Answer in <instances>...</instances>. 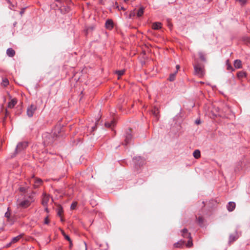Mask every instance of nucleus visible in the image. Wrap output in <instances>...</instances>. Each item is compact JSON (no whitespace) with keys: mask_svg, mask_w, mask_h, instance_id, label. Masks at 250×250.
I'll list each match as a JSON object with an SVG mask.
<instances>
[{"mask_svg":"<svg viewBox=\"0 0 250 250\" xmlns=\"http://www.w3.org/2000/svg\"><path fill=\"white\" fill-rule=\"evenodd\" d=\"M238 237L237 234H231L229 237V244L231 245L233 242L238 239Z\"/></svg>","mask_w":250,"mask_h":250,"instance_id":"nucleus-12","label":"nucleus"},{"mask_svg":"<svg viewBox=\"0 0 250 250\" xmlns=\"http://www.w3.org/2000/svg\"><path fill=\"white\" fill-rule=\"evenodd\" d=\"M193 155L194 157L196 159L199 158L201 156V153H200V150L198 149L195 150L193 153Z\"/></svg>","mask_w":250,"mask_h":250,"instance_id":"nucleus-22","label":"nucleus"},{"mask_svg":"<svg viewBox=\"0 0 250 250\" xmlns=\"http://www.w3.org/2000/svg\"><path fill=\"white\" fill-rule=\"evenodd\" d=\"M135 15V12L134 11H132L130 12L128 16H127V18L128 19H131L132 18L134 17Z\"/></svg>","mask_w":250,"mask_h":250,"instance_id":"nucleus-31","label":"nucleus"},{"mask_svg":"<svg viewBox=\"0 0 250 250\" xmlns=\"http://www.w3.org/2000/svg\"><path fill=\"white\" fill-rule=\"evenodd\" d=\"M7 55L10 57H13L15 54V51L11 48H8L6 51Z\"/></svg>","mask_w":250,"mask_h":250,"instance_id":"nucleus-17","label":"nucleus"},{"mask_svg":"<svg viewBox=\"0 0 250 250\" xmlns=\"http://www.w3.org/2000/svg\"><path fill=\"white\" fill-rule=\"evenodd\" d=\"M37 110V106L34 104L30 105L27 109V114L29 117L33 116L35 111Z\"/></svg>","mask_w":250,"mask_h":250,"instance_id":"nucleus-4","label":"nucleus"},{"mask_svg":"<svg viewBox=\"0 0 250 250\" xmlns=\"http://www.w3.org/2000/svg\"><path fill=\"white\" fill-rule=\"evenodd\" d=\"M177 74V72H175L174 73L171 74L169 76L168 80L172 82L175 80V76Z\"/></svg>","mask_w":250,"mask_h":250,"instance_id":"nucleus-26","label":"nucleus"},{"mask_svg":"<svg viewBox=\"0 0 250 250\" xmlns=\"http://www.w3.org/2000/svg\"><path fill=\"white\" fill-rule=\"evenodd\" d=\"M234 66L236 69L242 68V63L240 60H236L234 62Z\"/></svg>","mask_w":250,"mask_h":250,"instance_id":"nucleus-10","label":"nucleus"},{"mask_svg":"<svg viewBox=\"0 0 250 250\" xmlns=\"http://www.w3.org/2000/svg\"><path fill=\"white\" fill-rule=\"evenodd\" d=\"M132 139L131 135V130L129 129L128 131H127L126 133V135L125 136V142L123 143V145L126 146L129 143L131 140Z\"/></svg>","mask_w":250,"mask_h":250,"instance_id":"nucleus-5","label":"nucleus"},{"mask_svg":"<svg viewBox=\"0 0 250 250\" xmlns=\"http://www.w3.org/2000/svg\"><path fill=\"white\" fill-rule=\"evenodd\" d=\"M125 2H126L127 1H128V0H124Z\"/></svg>","mask_w":250,"mask_h":250,"instance_id":"nucleus-47","label":"nucleus"},{"mask_svg":"<svg viewBox=\"0 0 250 250\" xmlns=\"http://www.w3.org/2000/svg\"><path fill=\"white\" fill-rule=\"evenodd\" d=\"M185 241L180 240L174 244L173 246L176 248H181L185 245Z\"/></svg>","mask_w":250,"mask_h":250,"instance_id":"nucleus-14","label":"nucleus"},{"mask_svg":"<svg viewBox=\"0 0 250 250\" xmlns=\"http://www.w3.org/2000/svg\"><path fill=\"white\" fill-rule=\"evenodd\" d=\"M61 221H62H62H63V219H62V218H61Z\"/></svg>","mask_w":250,"mask_h":250,"instance_id":"nucleus-46","label":"nucleus"},{"mask_svg":"<svg viewBox=\"0 0 250 250\" xmlns=\"http://www.w3.org/2000/svg\"><path fill=\"white\" fill-rule=\"evenodd\" d=\"M197 221L199 225H202L204 222V219L202 216H199L197 217Z\"/></svg>","mask_w":250,"mask_h":250,"instance_id":"nucleus-25","label":"nucleus"},{"mask_svg":"<svg viewBox=\"0 0 250 250\" xmlns=\"http://www.w3.org/2000/svg\"><path fill=\"white\" fill-rule=\"evenodd\" d=\"M237 77L238 79L246 78L247 77V73L243 71H239L237 73Z\"/></svg>","mask_w":250,"mask_h":250,"instance_id":"nucleus-16","label":"nucleus"},{"mask_svg":"<svg viewBox=\"0 0 250 250\" xmlns=\"http://www.w3.org/2000/svg\"><path fill=\"white\" fill-rule=\"evenodd\" d=\"M63 212V210L62 207H59L58 209L57 214L59 216H61Z\"/></svg>","mask_w":250,"mask_h":250,"instance_id":"nucleus-32","label":"nucleus"},{"mask_svg":"<svg viewBox=\"0 0 250 250\" xmlns=\"http://www.w3.org/2000/svg\"><path fill=\"white\" fill-rule=\"evenodd\" d=\"M105 27L106 28L111 29L113 27V22L111 20H107L105 22Z\"/></svg>","mask_w":250,"mask_h":250,"instance_id":"nucleus-13","label":"nucleus"},{"mask_svg":"<svg viewBox=\"0 0 250 250\" xmlns=\"http://www.w3.org/2000/svg\"><path fill=\"white\" fill-rule=\"evenodd\" d=\"M115 125V121L113 120L110 122H106L105 123V126L107 127H112Z\"/></svg>","mask_w":250,"mask_h":250,"instance_id":"nucleus-21","label":"nucleus"},{"mask_svg":"<svg viewBox=\"0 0 250 250\" xmlns=\"http://www.w3.org/2000/svg\"><path fill=\"white\" fill-rule=\"evenodd\" d=\"M34 201L35 199L34 197L31 195H29L27 197H24L22 200H18L17 207L18 208L25 209L29 207Z\"/></svg>","mask_w":250,"mask_h":250,"instance_id":"nucleus-1","label":"nucleus"},{"mask_svg":"<svg viewBox=\"0 0 250 250\" xmlns=\"http://www.w3.org/2000/svg\"><path fill=\"white\" fill-rule=\"evenodd\" d=\"M56 1H58V2H60V0H56Z\"/></svg>","mask_w":250,"mask_h":250,"instance_id":"nucleus-48","label":"nucleus"},{"mask_svg":"<svg viewBox=\"0 0 250 250\" xmlns=\"http://www.w3.org/2000/svg\"><path fill=\"white\" fill-rule=\"evenodd\" d=\"M45 207V210L47 212H49V211H48V208H47V206H46V207Z\"/></svg>","mask_w":250,"mask_h":250,"instance_id":"nucleus-40","label":"nucleus"},{"mask_svg":"<svg viewBox=\"0 0 250 250\" xmlns=\"http://www.w3.org/2000/svg\"><path fill=\"white\" fill-rule=\"evenodd\" d=\"M49 223V220L48 219V216H47L46 217H45V218L44 219V224H48Z\"/></svg>","mask_w":250,"mask_h":250,"instance_id":"nucleus-36","label":"nucleus"},{"mask_svg":"<svg viewBox=\"0 0 250 250\" xmlns=\"http://www.w3.org/2000/svg\"><path fill=\"white\" fill-rule=\"evenodd\" d=\"M227 69L229 71H234L235 69L232 67L231 64L230 63L229 60H228L226 61Z\"/></svg>","mask_w":250,"mask_h":250,"instance_id":"nucleus-19","label":"nucleus"},{"mask_svg":"<svg viewBox=\"0 0 250 250\" xmlns=\"http://www.w3.org/2000/svg\"><path fill=\"white\" fill-rule=\"evenodd\" d=\"M121 9L122 10H124V11L125 10V9L124 7H122L121 8Z\"/></svg>","mask_w":250,"mask_h":250,"instance_id":"nucleus-43","label":"nucleus"},{"mask_svg":"<svg viewBox=\"0 0 250 250\" xmlns=\"http://www.w3.org/2000/svg\"><path fill=\"white\" fill-rule=\"evenodd\" d=\"M26 190L25 188L23 187H21L20 188V191L21 192H25Z\"/></svg>","mask_w":250,"mask_h":250,"instance_id":"nucleus-37","label":"nucleus"},{"mask_svg":"<svg viewBox=\"0 0 250 250\" xmlns=\"http://www.w3.org/2000/svg\"><path fill=\"white\" fill-rule=\"evenodd\" d=\"M199 56L200 59L203 61H206V58L205 55L202 52H200L199 53Z\"/></svg>","mask_w":250,"mask_h":250,"instance_id":"nucleus-29","label":"nucleus"},{"mask_svg":"<svg viewBox=\"0 0 250 250\" xmlns=\"http://www.w3.org/2000/svg\"><path fill=\"white\" fill-rule=\"evenodd\" d=\"M145 7L143 6H141L139 10H138V12L137 13V15L138 17H141L143 14L144 12Z\"/></svg>","mask_w":250,"mask_h":250,"instance_id":"nucleus-20","label":"nucleus"},{"mask_svg":"<svg viewBox=\"0 0 250 250\" xmlns=\"http://www.w3.org/2000/svg\"><path fill=\"white\" fill-rule=\"evenodd\" d=\"M235 208V204L233 202H229L227 205V209L229 211H232Z\"/></svg>","mask_w":250,"mask_h":250,"instance_id":"nucleus-11","label":"nucleus"},{"mask_svg":"<svg viewBox=\"0 0 250 250\" xmlns=\"http://www.w3.org/2000/svg\"><path fill=\"white\" fill-rule=\"evenodd\" d=\"M152 114L155 116L156 119L158 120L159 118V111L158 108L154 107L151 110Z\"/></svg>","mask_w":250,"mask_h":250,"instance_id":"nucleus-8","label":"nucleus"},{"mask_svg":"<svg viewBox=\"0 0 250 250\" xmlns=\"http://www.w3.org/2000/svg\"><path fill=\"white\" fill-rule=\"evenodd\" d=\"M116 73L118 75V76H119L118 79H119V77H121L124 74L125 70H118V71H116Z\"/></svg>","mask_w":250,"mask_h":250,"instance_id":"nucleus-28","label":"nucleus"},{"mask_svg":"<svg viewBox=\"0 0 250 250\" xmlns=\"http://www.w3.org/2000/svg\"><path fill=\"white\" fill-rule=\"evenodd\" d=\"M181 233H182V236L184 238L188 239V240L187 243H186V246L188 247H191L192 246V239H191L190 233L189 232H188V231L187 229H184L181 231Z\"/></svg>","mask_w":250,"mask_h":250,"instance_id":"nucleus-2","label":"nucleus"},{"mask_svg":"<svg viewBox=\"0 0 250 250\" xmlns=\"http://www.w3.org/2000/svg\"><path fill=\"white\" fill-rule=\"evenodd\" d=\"M10 215L11 213L8 210L5 213V217H6L8 219L10 218Z\"/></svg>","mask_w":250,"mask_h":250,"instance_id":"nucleus-35","label":"nucleus"},{"mask_svg":"<svg viewBox=\"0 0 250 250\" xmlns=\"http://www.w3.org/2000/svg\"><path fill=\"white\" fill-rule=\"evenodd\" d=\"M176 69H177V71L176 72H177L178 70L180 68V65H177L176 66Z\"/></svg>","mask_w":250,"mask_h":250,"instance_id":"nucleus-39","label":"nucleus"},{"mask_svg":"<svg viewBox=\"0 0 250 250\" xmlns=\"http://www.w3.org/2000/svg\"><path fill=\"white\" fill-rule=\"evenodd\" d=\"M235 0L236 1L239 2V3H240V4L241 6H243L247 3L248 0Z\"/></svg>","mask_w":250,"mask_h":250,"instance_id":"nucleus-27","label":"nucleus"},{"mask_svg":"<svg viewBox=\"0 0 250 250\" xmlns=\"http://www.w3.org/2000/svg\"><path fill=\"white\" fill-rule=\"evenodd\" d=\"M49 199V195H47L46 193L43 194L42 203L44 207H46L47 206Z\"/></svg>","mask_w":250,"mask_h":250,"instance_id":"nucleus-7","label":"nucleus"},{"mask_svg":"<svg viewBox=\"0 0 250 250\" xmlns=\"http://www.w3.org/2000/svg\"><path fill=\"white\" fill-rule=\"evenodd\" d=\"M24 13V10H22L21 12H20V14L21 15H22Z\"/></svg>","mask_w":250,"mask_h":250,"instance_id":"nucleus-41","label":"nucleus"},{"mask_svg":"<svg viewBox=\"0 0 250 250\" xmlns=\"http://www.w3.org/2000/svg\"><path fill=\"white\" fill-rule=\"evenodd\" d=\"M61 233L62 234V235L64 236L65 235H66L65 233L64 232V230H61Z\"/></svg>","mask_w":250,"mask_h":250,"instance_id":"nucleus-38","label":"nucleus"},{"mask_svg":"<svg viewBox=\"0 0 250 250\" xmlns=\"http://www.w3.org/2000/svg\"><path fill=\"white\" fill-rule=\"evenodd\" d=\"M9 84V81L7 78H3L2 79V82L1 83V85L4 86L6 87Z\"/></svg>","mask_w":250,"mask_h":250,"instance_id":"nucleus-24","label":"nucleus"},{"mask_svg":"<svg viewBox=\"0 0 250 250\" xmlns=\"http://www.w3.org/2000/svg\"><path fill=\"white\" fill-rule=\"evenodd\" d=\"M64 237L66 240H67L68 241H69V244H70V246L71 247L72 245V241H71L70 237L68 235H67V234H66L64 236Z\"/></svg>","mask_w":250,"mask_h":250,"instance_id":"nucleus-30","label":"nucleus"},{"mask_svg":"<svg viewBox=\"0 0 250 250\" xmlns=\"http://www.w3.org/2000/svg\"><path fill=\"white\" fill-rule=\"evenodd\" d=\"M8 3L9 4V8L11 10L13 9L14 5H13L11 3L10 0H6Z\"/></svg>","mask_w":250,"mask_h":250,"instance_id":"nucleus-33","label":"nucleus"},{"mask_svg":"<svg viewBox=\"0 0 250 250\" xmlns=\"http://www.w3.org/2000/svg\"><path fill=\"white\" fill-rule=\"evenodd\" d=\"M27 146L28 143L26 142L20 143L17 146L16 150L17 152L21 151L26 148L27 147Z\"/></svg>","mask_w":250,"mask_h":250,"instance_id":"nucleus-6","label":"nucleus"},{"mask_svg":"<svg viewBox=\"0 0 250 250\" xmlns=\"http://www.w3.org/2000/svg\"><path fill=\"white\" fill-rule=\"evenodd\" d=\"M162 27V24L159 22H154L152 25V28L154 30H158Z\"/></svg>","mask_w":250,"mask_h":250,"instance_id":"nucleus-15","label":"nucleus"},{"mask_svg":"<svg viewBox=\"0 0 250 250\" xmlns=\"http://www.w3.org/2000/svg\"><path fill=\"white\" fill-rule=\"evenodd\" d=\"M99 1L100 3H102L104 1V0H99Z\"/></svg>","mask_w":250,"mask_h":250,"instance_id":"nucleus-42","label":"nucleus"},{"mask_svg":"<svg viewBox=\"0 0 250 250\" xmlns=\"http://www.w3.org/2000/svg\"><path fill=\"white\" fill-rule=\"evenodd\" d=\"M22 236V235L21 234V235H19L15 237H14L11 241V243H15L17 242L18 241H19V240L21 238Z\"/></svg>","mask_w":250,"mask_h":250,"instance_id":"nucleus-23","label":"nucleus"},{"mask_svg":"<svg viewBox=\"0 0 250 250\" xmlns=\"http://www.w3.org/2000/svg\"><path fill=\"white\" fill-rule=\"evenodd\" d=\"M77 202H74L71 205V209H75L76 206H77Z\"/></svg>","mask_w":250,"mask_h":250,"instance_id":"nucleus-34","label":"nucleus"},{"mask_svg":"<svg viewBox=\"0 0 250 250\" xmlns=\"http://www.w3.org/2000/svg\"><path fill=\"white\" fill-rule=\"evenodd\" d=\"M5 114H6V116H7L8 115V111L6 109L5 110Z\"/></svg>","mask_w":250,"mask_h":250,"instance_id":"nucleus-44","label":"nucleus"},{"mask_svg":"<svg viewBox=\"0 0 250 250\" xmlns=\"http://www.w3.org/2000/svg\"><path fill=\"white\" fill-rule=\"evenodd\" d=\"M17 103V100L16 98L11 99L8 103L7 107L9 108H13Z\"/></svg>","mask_w":250,"mask_h":250,"instance_id":"nucleus-9","label":"nucleus"},{"mask_svg":"<svg viewBox=\"0 0 250 250\" xmlns=\"http://www.w3.org/2000/svg\"><path fill=\"white\" fill-rule=\"evenodd\" d=\"M194 73L199 77H202L205 75L204 67L201 64L197 63L194 65Z\"/></svg>","mask_w":250,"mask_h":250,"instance_id":"nucleus-3","label":"nucleus"},{"mask_svg":"<svg viewBox=\"0 0 250 250\" xmlns=\"http://www.w3.org/2000/svg\"><path fill=\"white\" fill-rule=\"evenodd\" d=\"M196 123L197 124H199L200 123V121H196Z\"/></svg>","mask_w":250,"mask_h":250,"instance_id":"nucleus-45","label":"nucleus"},{"mask_svg":"<svg viewBox=\"0 0 250 250\" xmlns=\"http://www.w3.org/2000/svg\"><path fill=\"white\" fill-rule=\"evenodd\" d=\"M42 180L41 179L38 178L34 180V186L35 188H38L39 186L42 185Z\"/></svg>","mask_w":250,"mask_h":250,"instance_id":"nucleus-18","label":"nucleus"}]
</instances>
